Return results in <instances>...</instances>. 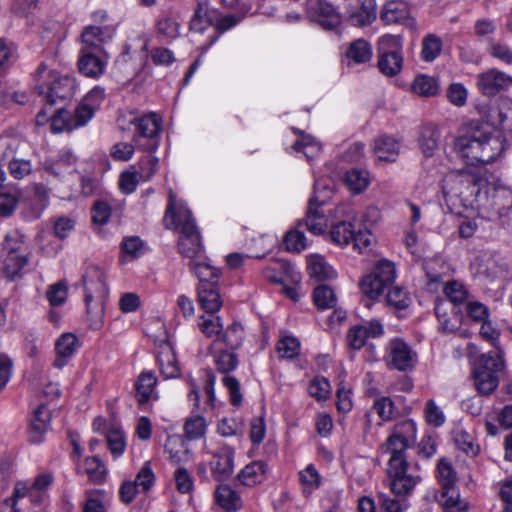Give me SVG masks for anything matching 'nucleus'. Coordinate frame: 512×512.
Returning a JSON list of instances; mask_svg holds the SVG:
<instances>
[{
    "label": "nucleus",
    "instance_id": "1",
    "mask_svg": "<svg viewBox=\"0 0 512 512\" xmlns=\"http://www.w3.org/2000/svg\"><path fill=\"white\" fill-rule=\"evenodd\" d=\"M164 223L166 228L179 227L178 250L179 253L191 260H195L202 253V244L199 231L189 211L177 214L174 207V197L170 194Z\"/></svg>",
    "mask_w": 512,
    "mask_h": 512
},
{
    "label": "nucleus",
    "instance_id": "2",
    "mask_svg": "<svg viewBox=\"0 0 512 512\" xmlns=\"http://www.w3.org/2000/svg\"><path fill=\"white\" fill-rule=\"evenodd\" d=\"M486 182L480 175L463 170L450 176L444 187V194L458 197L465 207L481 208L483 196L482 186Z\"/></svg>",
    "mask_w": 512,
    "mask_h": 512
},
{
    "label": "nucleus",
    "instance_id": "3",
    "mask_svg": "<svg viewBox=\"0 0 512 512\" xmlns=\"http://www.w3.org/2000/svg\"><path fill=\"white\" fill-rule=\"evenodd\" d=\"M82 282L85 289V304L89 327L93 330H98L103 325V306L100 303L93 308L91 302L94 295L104 298L108 293L105 273L97 266H90L83 275Z\"/></svg>",
    "mask_w": 512,
    "mask_h": 512
},
{
    "label": "nucleus",
    "instance_id": "4",
    "mask_svg": "<svg viewBox=\"0 0 512 512\" xmlns=\"http://www.w3.org/2000/svg\"><path fill=\"white\" fill-rule=\"evenodd\" d=\"M504 367L505 362L501 351H490L481 355L472 373L477 391L482 395L493 393L499 385V377Z\"/></svg>",
    "mask_w": 512,
    "mask_h": 512
},
{
    "label": "nucleus",
    "instance_id": "5",
    "mask_svg": "<svg viewBox=\"0 0 512 512\" xmlns=\"http://www.w3.org/2000/svg\"><path fill=\"white\" fill-rule=\"evenodd\" d=\"M487 135V124L471 122L463 127L459 136L454 140V151L468 165H475L481 161V142Z\"/></svg>",
    "mask_w": 512,
    "mask_h": 512
},
{
    "label": "nucleus",
    "instance_id": "6",
    "mask_svg": "<svg viewBox=\"0 0 512 512\" xmlns=\"http://www.w3.org/2000/svg\"><path fill=\"white\" fill-rule=\"evenodd\" d=\"M136 127L133 142L138 149L153 153L157 150L162 130V119L156 113L133 117L130 121Z\"/></svg>",
    "mask_w": 512,
    "mask_h": 512
},
{
    "label": "nucleus",
    "instance_id": "7",
    "mask_svg": "<svg viewBox=\"0 0 512 512\" xmlns=\"http://www.w3.org/2000/svg\"><path fill=\"white\" fill-rule=\"evenodd\" d=\"M395 277L396 268L394 263L383 259L375 265L370 274L362 278L359 286L364 295L376 299L393 284Z\"/></svg>",
    "mask_w": 512,
    "mask_h": 512
},
{
    "label": "nucleus",
    "instance_id": "8",
    "mask_svg": "<svg viewBox=\"0 0 512 512\" xmlns=\"http://www.w3.org/2000/svg\"><path fill=\"white\" fill-rule=\"evenodd\" d=\"M307 16L326 30H334L341 24V16L326 0H307Z\"/></svg>",
    "mask_w": 512,
    "mask_h": 512
},
{
    "label": "nucleus",
    "instance_id": "9",
    "mask_svg": "<svg viewBox=\"0 0 512 512\" xmlns=\"http://www.w3.org/2000/svg\"><path fill=\"white\" fill-rule=\"evenodd\" d=\"M495 214L498 218L508 215L512 209V190L507 187H494L483 196L481 208Z\"/></svg>",
    "mask_w": 512,
    "mask_h": 512
},
{
    "label": "nucleus",
    "instance_id": "10",
    "mask_svg": "<svg viewBox=\"0 0 512 512\" xmlns=\"http://www.w3.org/2000/svg\"><path fill=\"white\" fill-rule=\"evenodd\" d=\"M380 19L385 25L402 24L410 30H416L417 22L410 16V10L406 3L400 1H388L380 11Z\"/></svg>",
    "mask_w": 512,
    "mask_h": 512
},
{
    "label": "nucleus",
    "instance_id": "11",
    "mask_svg": "<svg viewBox=\"0 0 512 512\" xmlns=\"http://www.w3.org/2000/svg\"><path fill=\"white\" fill-rule=\"evenodd\" d=\"M512 85V77L496 69L478 75L477 86L482 94L494 96Z\"/></svg>",
    "mask_w": 512,
    "mask_h": 512
},
{
    "label": "nucleus",
    "instance_id": "12",
    "mask_svg": "<svg viewBox=\"0 0 512 512\" xmlns=\"http://www.w3.org/2000/svg\"><path fill=\"white\" fill-rule=\"evenodd\" d=\"M414 354L411 348L402 340L394 339L388 346L387 364L399 371H406L413 367Z\"/></svg>",
    "mask_w": 512,
    "mask_h": 512
},
{
    "label": "nucleus",
    "instance_id": "13",
    "mask_svg": "<svg viewBox=\"0 0 512 512\" xmlns=\"http://www.w3.org/2000/svg\"><path fill=\"white\" fill-rule=\"evenodd\" d=\"M383 334V326L378 320H371L362 325H355L347 333V341L352 349L359 350L369 338H377Z\"/></svg>",
    "mask_w": 512,
    "mask_h": 512
},
{
    "label": "nucleus",
    "instance_id": "14",
    "mask_svg": "<svg viewBox=\"0 0 512 512\" xmlns=\"http://www.w3.org/2000/svg\"><path fill=\"white\" fill-rule=\"evenodd\" d=\"M51 411L45 404L39 405L30 418L28 436L29 442L33 445H38L44 440V435L47 432L51 422Z\"/></svg>",
    "mask_w": 512,
    "mask_h": 512
},
{
    "label": "nucleus",
    "instance_id": "15",
    "mask_svg": "<svg viewBox=\"0 0 512 512\" xmlns=\"http://www.w3.org/2000/svg\"><path fill=\"white\" fill-rule=\"evenodd\" d=\"M377 19L376 0H357L348 11V22L358 28L371 25Z\"/></svg>",
    "mask_w": 512,
    "mask_h": 512
},
{
    "label": "nucleus",
    "instance_id": "16",
    "mask_svg": "<svg viewBox=\"0 0 512 512\" xmlns=\"http://www.w3.org/2000/svg\"><path fill=\"white\" fill-rule=\"evenodd\" d=\"M76 84L73 78L69 76L57 77L48 87L45 95V105L52 107L58 101L69 100L75 93Z\"/></svg>",
    "mask_w": 512,
    "mask_h": 512
},
{
    "label": "nucleus",
    "instance_id": "17",
    "mask_svg": "<svg viewBox=\"0 0 512 512\" xmlns=\"http://www.w3.org/2000/svg\"><path fill=\"white\" fill-rule=\"evenodd\" d=\"M51 121V129L55 133L63 132L65 130H73L72 113L63 107L55 110L51 117H48L47 106H44L36 115V124L41 126Z\"/></svg>",
    "mask_w": 512,
    "mask_h": 512
},
{
    "label": "nucleus",
    "instance_id": "18",
    "mask_svg": "<svg viewBox=\"0 0 512 512\" xmlns=\"http://www.w3.org/2000/svg\"><path fill=\"white\" fill-rule=\"evenodd\" d=\"M324 204V200H319L316 193L309 200V206L304 220L307 230L315 235L325 232L327 227V218L319 208Z\"/></svg>",
    "mask_w": 512,
    "mask_h": 512
},
{
    "label": "nucleus",
    "instance_id": "19",
    "mask_svg": "<svg viewBox=\"0 0 512 512\" xmlns=\"http://www.w3.org/2000/svg\"><path fill=\"white\" fill-rule=\"evenodd\" d=\"M114 33V28L110 26H98V25H90L87 26L82 34V48H87L91 51H98L101 49L102 44L111 39Z\"/></svg>",
    "mask_w": 512,
    "mask_h": 512
},
{
    "label": "nucleus",
    "instance_id": "20",
    "mask_svg": "<svg viewBox=\"0 0 512 512\" xmlns=\"http://www.w3.org/2000/svg\"><path fill=\"white\" fill-rule=\"evenodd\" d=\"M416 438V424L412 420H405L394 427L393 433L388 437L389 446L409 448L414 444Z\"/></svg>",
    "mask_w": 512,
    "mask_h": 512
},
{
    "label": "nucleus",
    "instance_id": "21",
    "mask_svg": "<svg viewBox=\"0 0 512 512\" xmlns=\"http://www.w3.org/2000/svg\"><path fill=\"white\" fill-rule=\"evenodd\" d=\"M505 149V139L501 135H493L491 128L487 124V135L481 142V161L482 164H488L495 161Z\"/></svg>",
    "mask_w": 512,
    "mask_h": 512
},
{
    "label": "nucleus",
    "instance_id": "22",
    "mask_svg": "<svg viewBox=\"0 0 512 512\" xmlns=\"http://www.w3.org/2000/svg\"><path fill=\"white\" fill-rule=\"evenodd\" d=\"M78 68L85 76L95 78L103 73L105 63L96 55L95 51L81 48Z\"/></svg>",
    "mask_w": 512,
    "mask_h": 512
},
{
    "label": "nucleus",
    "instance_id": "23",
    "mask_svg": "<svg viewBox=\"0 0 512 512\" xmlns=\"http://www.w3.org/2000/svg\"><path fill=\"white\" fill-rule=\"evenodd\" d=\"M210 467L218 481L227 479L233 472V456L230 450H221L213 455Z\"/></svg>",
    "mask_w": 512,
    "mask_h": 512
},
{
    "label": "nucleus",
    "instance_id": "24",
    "mask_svg": "<svg viewBox=\"0 0 512 512\" xmlns=\"http://www.w3.org/2000/svg\"><path fill=\"white\" fill-rule=\"evenodd\" d=\"M157 378L153 372H142L135 383L136 399L139 405L148 403L152 398H156L155 387Z\"/></svg>",
    "mask_w": 512,
    "mask_h": 512
},
{
    "label": "nucleus",
    "instance_id": "25",
    "mask_svg": "<svg viewBox=\"0 0 512 512\" xmlns=\"http://www.w3.org/2000/svg\"><path fill=\"white\" fill-rule=\"evenodd\" d=\"M435 498L443 506L445 512H465L468 509L467 502L460 499L455 486L442 488Z\"/></svg>",
    "mask_w": 512,
    "mask_h": 512
},
{
    "label": "nucleus",
    "instance_id": "26",
    "mask_svg": "<svg viewBox=\"0 0 512 512\" xmlns=\"http://www.w3.org/2000/svg\"><path fill=\"white\" fill-rule=\"evenodd\" d=\"M78 339L72 333L63 334L55 344L57 357L54 361V366L62 368L67 364L68 358H70L77 347Z\"/></svg>",
    "mask_w": 512,
    "mask_h": 512
},
{
    "label": "nucleus",
    "instance_id": "27",
    "mask_svg": "<svg viewBox=\"0 0 512 512\" xmlns=\"http://www.w3.org/2000/svg\"><path fill=\"white\" fill-rule=\"evenodd\" d=\"M346 58L348 60V65L353 64H363L367 63L372 59L373 51L371 44L363 39L359 38L354 40L346 50Z\"/></svg>",
    "mask_w": 512,
    "mask_h": 512
},
{
    "label": "nucleus",
    "instance_id": "28",
    "mask_svg": "<svg viewBox=\"0 0 512 512\" xmlns=\"http://www.w3.org/2000/svg\"><path fill=\"white\" fill-rule=\"evenodd\" d=\"M215 500L226 512H236L242 507V501L238 493L226 484H220L217 487Z\"/></svg>",
    "mask_w": 512,
    "mask_h": 512
},
{
    "label": "nucleus",
    "instance_id": "29",
    "mask_svg": "<svg viewBox=\"0 0 512 512\" xmlns=\"http://www.w3.org/2000/svg\"><path fill=\"white\" fill-rule=\"evenodd\" d=\"M198 301L205 312L214 314L222 306V300L216 287H212L211 284H204V286H198Z\"/></svg>",
    "mask_w": 512,
    "mask_h": 512
},
{
    "label": "nucleus",
    "instance_id": "30",
    "mask_svg": "<svg viewBox=\"0 0 512 512\" xmlns=\"http://www.w3.org/2000/svg\"><path fill=\"white\" fill-rule=\"evenodd\" d=\"M374 152L380 160L393 162L399 154V143L390 136L382 135L375 139Z\"/></svg>",
    "mask_w": 512,
    "mask_h": 512
},
{
    "label": "nucleus",
    "instance_id": "31",
    "mask_svg": "<svg viewBox=\"0 0 512 512\" xmlns=\"http://www.w3.org/2000/svg\"><path fill=\"white\" fill-rule=\"evenodd\" d=\"M157 32L162 35L168 42L173 41L180 35V24L176 14L167 12L162 14L156 23Z\"/></svg>",
    "mask_w": 512,
    "mask_h": 512
},
{
    "label": "nucleus",
    "instance_id": "32",
    "mask_svg": "<svg viewBox=\"0 0 512 512\" xmlns=\"http://www.w3.org/2000/svg\"><path fill=\"white\" fill-rule=\"evenodd\" d=\"M308 272L311 278L318 282L335 277V272L320 255H311L308 258Z\"/></svg>",
    "mask_w": 512,
    "mask_h": 512
},
{
    "label": "nucleus",
    "instance_id": "33",
    "mask_svg": "<svg viewBox=\"0 0 512 512\" xmlns=\"http://www.w3.org/2000/svg\"><path fill=\"white\" fill-rule=\"evenodd\" d=\"M188 265L199 278V286H204V284H211L212 287L217 286L218 269L206 263L196 262V260H190Z\"/></svg>",
    "mask_w": 512,
    "mask_h": 512
},
{
    "label": "nucleus",
    "instance_id": "34",
    "mask_svg": "<svg viewBox=\"0 0 512 512\" xmlns=\"http://www.w3.org/2000/svg\"><path fill=\"white\" fill-rule=\"evenodd\" d=\"M27 264V256L20 253L16 248H11L4 259V272L7 277L13 280Z\"/></svg>",
    "mask_w": 512,
    "mask_h": 512
},
{
    "label": "nucleus",
    "instance_id": "35",
    "mask_svg": "<svg viewBox=\"0 0 512 512\" xmlns=\"http://www.w3.org/2000/svg\"><path fill=\"white\" fill-rule=\"evenodd\" d=\"M344 182L355 194L364 191L370 183L369 173L360 168H352L348 170L344 177Z\"/></svg>",
    "mask_w": 512,
    "mask_h": 512
},
{
    "label": "nucleus",
    "instance_id": "36",
    "mask_svg": "<svg viewBox=\"0 0 512 512\" xmlns=\"http://www.w3.org/2000/svg\"><path fill=\"white\" fill-rule=\"evenodd\" d=\"M403 56L398 54H378L377 66L379 71L387 77L398 75L403 67Z\"/></svg>",
    "mask_w": 512,
    "mask_h": 512
},
{
    "label": "nucleus",
    "instance_id": "37",
    "mask_svg": "<svg viewBox=\"0 0 512 512\" xmlns=\"http://www.w3.org/2000/svg\"><path fill=\"white\" fill-rule=\"evenodd\" d=\"M440 139L439 130L433 125H425L422 128L419 145L425 156H432L438 147Z\"/></svg>",
    "mask_w": 512,
    "mask_h": 512
},
{
    "label": "nucleus",
    "instance_id": "38",
    "mask_svg": "<svg viewBox=\"0 0 512 512\" xmlns=\"http://www.w3.org/2000/svg\"><path fill=\"white\" fill-rule=\"evenodd\" d=\"M412 90L419 96L433 97L438 94L439 85L434 77L422 74L415 77Z\"/></svg>",
    "mask_w": 512,
    "mask_h": 512
},
{
    "label": "nucleus",
    "instance_id": "39",
    "mask_svg": "<svg viewBox=\"0 0 512 512\" xmlns=\"http://www.w3.org/2000/svg\"><path fill=\"white\" fill-rule=\"evenodd\" d=\"M293 132L299 136L293 145L294 150L303 152L308 159L320 151V144L311 135L305 134L297 128H293Z\"/></svg>",
    "mask_w": 512,
    "mask_h": 512
},
{
    "label": "nucleus",
    "instance_id": "40",
    "mask_svg": "<svg viewBox=\"0 0 512 512\" xmlns=\"http://www.w3.org/2000/svg\"><path fill=\"white\" fill-rule=\"evenodd\" d=\"M355 228L349 221H340L332 225L330 230V238L337 245H348L351 243Z\"/></svg>",
    "mask_w": 512,
    "mask_h": 512
},
{
    "label": "nucleus",
    "instance_id": "41",
    "mask_svg": "<svg viewBox=\"0 0 512 512\" xmlns=\"http://www.w3.org/2000/svg\"><path fill=\"white\" fill-rule=\"evenodd\" d=\"M443 42L435 34H428L422 40L421 58L425 62L434 61L442 51Z\"/></svg>",
    "mask_w": 512,
    "mask_h": 512
},
{
    "label": "nucleus",
    "instance_id": "42",
    "mask_svg": "<svg viewBox=\"0 0 512 512\" xmlns=\"http://www.w3.org/2000/svg\"><path fill=\"white\" fill-rule=\"evenodd\" d=\"M403 40L400 35L386 34L381 36L377 42V54H398L402 55Z\"/></svg>",
    "mask_w": 512,
    "mask_h": 512
},
{
    "label": "nucleus",
    "instance_id": "43",
    "mask_svg": "<svg viewBox=\"0 0 512 512\" xmlns=\"http://www.w3.org/2000/svg\"><path fill=\"white\" fill-rule=\"evenodd\" d=\"M84 471L89 480L94 484H100L106 477V468L102 460L97 457H86L84 461Z\"/></svg>",
    "mask_w": 512,
    "mask_h": 512
},
{
    "label": "nucleus",
    "instance_id": "44",
    "mask_svg": "<svg viewBox=\"0 0 512 512\" xmlns=\"http://www.w3.org/2000/svg\"><path fill=\"white\" fill-rule=\"evenodd\" d=\"M389 477L391 479V491L399 497H405L410 494L417 483V479L409 474Z\"/></svg>",
    "mask_w": 512,
    "mask_h": 512
},
{
    "label": "nucleus",
    "instance_id": "45",
    "mask_svg": "<svg viewBox=\"0 0 512 512\" xmlns=\"http://www.w3.org/2000/svg\"><path fill=\"white\" fill-rule=\"evenodd\" d=\"M313 301L318 309H330L336 305V295L331 287L322 284L318 285L313 292Z\"/></svg>",
    "mask_w": 512,
    "mask_h": 512
},
{
    "label": "nucleus",
    "instance_id": "46",
    "mask_svg": "<svg viewBox=\"0 0 512 512\" xmlns=\"http://www.w3.org/2000/svg\"><path fill=\"white\" fill-rule=\"evenodd\" d=\"M208 5L204 2L197 4L194 14L190 20V30L203 33L205 29L213 24L212 19L208 16Z\"/></svg>",
    "mask_w": 512,
    "mask_h": 512
},
{
    "label": "nucleus",
    "instance_id": "47",
    "mask_svg": "<svg viewBox=\"0 0 512 512\" xmlns=\"http://www.w3.org/2000/svg\"><path fill=\"white\" fill-rule=\"evenodd\" d=\"M223 342L232 350L238 349L244 340V328L238 322L229 325L221 335Z\"/></svg>",
    "mask_w": 512,
    "mask_h": 512
},
{
    "label": "nucleus",
    "instance_id": "48",
    "mask_svg": "<svg viewBox=\"0 0 512 512\" xmlns=\"http://www.w3.org/2000/svg\"><path fill=\"white\" fill-rule=\"evenodd\" d=\"M372 409L378 414L382 421H390L399 413L393 400L386 396L378 398L374 402Z\"/></svg>",
    "mask_w": 512,
    "mask_h": 512
},
{
    "label": "nucleus",
    "instance_id": "49",
    "mask_svg": "<svg viewBox=\"0 0 512 512\" xmlns=\"http://www.w3.org/2000/svg\"><path fill=\"white\" fill-rule=\"evenodd\" d=\"M391 456L388 461V476H398L407 474L408 462L404 454L405 450H390Z\"/></svg>",
    "mask_w": 512,
    "mask_h": 512
},
{
    "label": "nucleus",
    "instance_id": "50",
    "mask_svg": "<svg viewBox=\"0 0 512 512\" xmlns=\"http://www.w3.org/2000/svg\"><path fill=\"white\" fill-rule=\"evenodd\" d=\"M386 301L389 306L398 310L406 309L411 303V297L407 291L399 286H393L388 290Z\"/></svg>",
    "mask_w": 512,
    "mask_h": 512
},
{
    "label": "nucleus",
    "instance_id": "51",
    "mask_svg": "<svg viewBox=\"0 0 512 512\" xmlns=\"http://www.w3.org/2000/svg\"><path fill=\"white\" fill-rule=\"evenodd\" d=\"M444 294L454 304H460L468 298L466 287L457 280L447 281L444 285Z\"/></svg>",
    "mask_w": 512,
    "mask_h": 512
},
{
    "label": "nucleus",
    "instance_id": "52",
    "mask_svg": "<svg viewBox=\"0 0 512 512\" xmlns=\"http://www.w3.org/2000/svg\"><path fill=\"white\" fill-rule=\"evenodd\" d=\"M440 265L438 261H429L424 265L426 273V289L430 292H436L443 284L442 274L438 271L437 267Z\"/></svg>",
    "mask_w": 512,
    "mask_h": 512
},
{
    "label": "nucleus",
    "instance_id": "53",
    "mask_svg": "<svg viewBox=\"0 0 512 512\" xmlns=\"http://www.w3.org/2000/svg\"><path fill=\"white\" fill-rule=\"evenodd\" d=\"M159 365L161 374L165 379L176 378L180 375V368L172 352L162 354L159 357Z\"/></svg>",
    "mask_w": 512,
    "mask_h": 512
},
{
    "label": "nucleus",
    "instance_id": "54",
    "mask_svg": "<svg viewBox=\"0 0 512 512\" xmlns=\"http://www.w3.org/2000/svg\"><path fill=\"white\" fill-rule=\"evenodd\" d=\"M265 468L266 465L261 461L248 464L242 469L238 478L244 485L252 486L257 481V475L265 473Z\"/></svg>",
    "mask_w": 512,
    "mask_h": 512
},
{
    "label": "nucleus",
    "instance_id": "55",
    "mask_svg": "<svg viewBox=\"0 0 512 512\" xmlns=\"http://www.w3.org/2000/svg\"><path fill=\"white\" fill-rule=\"evenodd\" d=\"M19 143L14 139H0V166L9 165L17 157Z\"/></svg>",
    "mask_w": 512,
    "mask_h": 512
},
{
    "label": "nucleus",
    "instance_id": "56",
    "mask_svg": "<svg viewBox=\"0 0 512 512\" xmlns=\"http://www.w3.org/2000/svg\"><path fill=\"white\" fill-rule=\"evenodd\" d=\"M438 479L442 488L455 486L457 480L452 464L444 458L438 463Z\"/></svg>",
    "mask_w": 512,
    "mask_h": 512
},
{
    "label": "nucleus",
    "instance_id": "57",
    "mask_svg": "<svg viewBox=\"0 0 512 512\" xmlns=\"http://www.w3.org/2000/svg\"><path fill=\"white\" fill-rule=\"evenodd\" d=\"M498 124L503 131L512 132V100H501L498 108Z\"/></svg>",
    "mask_w": 512,
    "mask_h": 512
},
{
    "label": "nucleus",
    "instance_id": "58",
    "mask_svg": "<svg viewBox=\"0 0 512 512\" xmlns=\"http://www.w3.org/2000/svg\"><path fill=\"white\" fill-rule=\"evenodd\" d=\"M300 349L299 341L291 336L280 339L277 343V352L282 358H294L298 356Z\"/></svg>",
    "mask_w": 512,
    "mask_h": 512
},
{
    "label": "nucleus",
    "instance_id": "59",
    "mask_svg": "<svg viewBox=\"0 0 512 512\" xmlns=\"http://www.w3.org/2000/svg\"><path fill=\"white\" fill-rule=\"evenodd\" d=\"M159 160L153 156L150 152L148 155L143 157L139 162V179L143 181L150 180L158 170Z\"/></svg>",
    "mask_w": 512,
    "mask_h": 512
},
{
    "label": "nucleus",
    "instance_id": "60",
    "mask_svg": "<svg viewBox=\"0 0 512 512\" xmlns=\"http://www.w3.org/2000/svg\"><path fill=\"white\" fill-rule=\"evenodd\" d=\"M94 113L95 109L82 101L72 113L74 129L85 125L93 117Z\"/></svg>",
    "mask_w": 512,
    "mask_h": 512
},
{
    "label": "nucleus",
    "instance_id": "61",
    "mask_svg": "<svg viewBox=\"0 0 512 512\" xmlns=\"http://www.w3.org/2000/svg\"><path fill=\"white\" fill-rule=\"evenodd\" d=\"M133 482H136L137 487H141V490L145 493L153 487L155 482V474L150 467V462H145L144 466L139 470L136 475V479Z\"/></svg>",
    "mask_w": 512,
    "mask_h": 512
},
{
    "label": "nucleus",
    "instance_id": "62",
    "mask_svg": "<svg viewBox=\"0 0 512 512\" xmlns=\"http://www.w3.org/2000/svg\"><path fill=\"white\" fill-rule=\"evenodd\" d=\"M198 326L201 332L208 338L220 336L223 328L220 317H201Z\"/></svg>",
    "mask_w": 512,
    "mask_h": 512
},
{
    "label": "nucleus",
    "instance_id": "63",
    "mask_svg": "<svg viewBox=\"0 0 512 512\" xmlns=\"http://www.w3.org/2000/svg\"><path fill=\"white\" fill-rule=\"evenodd\" d=\"M238 365L237 355L233 352L223 350L216 358V366L219 372L229 373L234 370Z\"/></svg>",
    "mask_w": 512,
    "mask_h": 512
},
{
    "label": "nucleus",
    "instance_id": "64",
    "mask_svg": "<svg viewBox=\"0 0 512 512\" xmlns=\"http://www.w3.org/2000/svg\"><path fill=\"white\" fill-rule=\"evenodd\" d=\"M206 428L205 419L201 416L193 417L186 421L184 425L186 436L189 439H197L204 435Z\"/></svg>",
    "mask_w": 512,
    "mask_h": 512
}]
</instances>
